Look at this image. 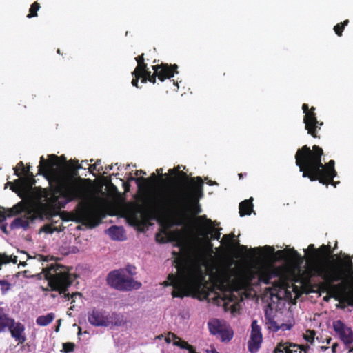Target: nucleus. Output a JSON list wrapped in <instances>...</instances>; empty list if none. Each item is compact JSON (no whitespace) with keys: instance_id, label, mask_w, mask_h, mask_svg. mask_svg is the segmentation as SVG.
Instances as JSON below:
<instances>
[{"instance_id":"f257e3e1","label":"nucleus","mask_w":353,"mask_h":353,"mask_svg":"<svg viewBox=\"0 0 353 353\" xmlns=\"http://www.w3.org/2000/svg\"><path fill=\"white\" fill-rule=\"evenodd\" d=\"M179 254L175 257L176 274H170L165 285H172L173 297H183L203 293L207 288L205 278L212 257V245L196 238L193 242L180 243Z\"/></svg>"},{"instance_id":"f03ea898","label":"nucleus","mask_w":353,"mask_h":353,"mask_svg":"<svg viewBox=\"0 0 353 353\" xmlns=\"http://www.w3.org/2000/svg\"><path fill=\"white\" fill-rule=\"evenodd\" d=\"M277 275L278 271L272 268L238 270L226 267L219 268L214 275H209V279L213 280L214 285L221 293L219 296L223 301H232L234 292L259 283L268 284Z\"/></svg>"},{"instance_id":"7ed1b4c3","label":"nucleus","mask_w":353,"mask_h":353,"mask_svg":"<svg viewBox=\"0 0 353 353\" xmlns=\"http://www.w3.org/2000/svg\"><path fill=\"white\" fill-rule=\"evenodd\" d=\"M60 164L57 156L50 154L48 161L41 157L38 166L39 172L52 173L56 190L46 196V201L47 205L54 210L63 208L74 199H84L88 192L86 187L75 180L67 171H54V167Z\"/></svg>"},{"instance_id":"20e7f679","label":"nucleus","mask_w":353,"mask_h":353,"mask_svg":"<svg viewBox=\"0 0 353 353\" xmlns=\"http://www.w3.org/2000/svg\"><path fill=\"white\" fill-rule=\"evenodd\" d=\"M323 150L319 146H313L310 150L307 145L298 150L296 153V164L303 172V177H309L311 181L319 180L321 183L332 184L334 187L339 182H334L333 178L336 175L334 170V161L330 160L326 165L321 163Z\"/></svg>"},{"instance_id":"39448f33","label":"nucleus","mask_w":353,"mask_h":353,"mask_svg":"<svg viewBox=\"0 0 353 353\" xmlns=\"http://www.w3.org/2000/svg\"><path fill=\"white\" fill-rule=\"evenodd\" d=\"M196 181V183H192L185 191L168 188L154 190L149 194L150 202L154 208L174 210H183L190 203L196 205L203 196L202 179L197 176Z\"/></svg>"},{"instance_id":"423d86ee","label":"nucleus","mask_w":353,"mask_h":353,"mask_svg":"<svg viewBox=\"0 0 353 353\" xmlns=\"http://www.w3.org/2000/svg\"><path fill=\"white\" fill-rule=\"evenodd\" d=\"M346 270H343L329 261L315 262L312 266L314 274L327 283L343 281L345 288L341 292L347 303L353 305V263L349 259L345 261Z\"/></svg>"},{"instance_id":"0eeeda50","label":"nucleus","mask_w":353,"mask_h":353,"mask_svg":"<svg viewBox=\"0 0 353 353\" xmlns=\"http://www.w3.org/2000/svg\"><path fill=\"white\" fill-rule=\"evenodd\" d=\"M43 274L51 290L57 291L59 294L64 293L65 298L68 300L72 299L71 303L77 300L82 302L81 293H73L70 297L69 294L65 293L74 280L73 275L69 272L67 268L59 265H51L50 267L43 268Z\"/></svg>"},{"instance_id":"6e6552de","label":"nucleus","mask_w":353,"mask_h":353,"mask_svg":"<svg viewBox=\"0 0 353 353\" xmlns=\"http://www.w3.org/2000/svg\"><path fill=\"white\" fill-rule=\"evenodd\" d=\"M15 215H19V216L15 218L10 224V228L12 230L19 228L26 230L31 222L40 217V214L36 209L28 206L22 201L7 210L0 207V223H3L7 216L10 217Z\"/></svg>"},{"instance_id":"1a4fd4ad","label":"nucleus","mask_w":353,"mask_h":353,"mask_svg":"<svg viewBox=\"0 0 353 353\" xmlns=\"http://www.w3.org/2000/svg\"><path fill=\"white\" fill-rule=\"evenodd\" d=\"M265 321L268 328L274 332L290 330L295 324L290 311L274 312L272 308L265 310Z\"/></svg>"},{"instance_id":"9d476101","label":"nucleus","mask_w":353,"mask_h":353,"mask_svg":"<svg viewBox=\"0 0 353 353\" xmlns=\"http://www.w3.org/2000/svg\"><path fill=\"white\" fill-rule=\"evenodd\" d=\"M108 283L112 287L121 291H130L141 288V283L128 276L124 270H114L109 273Z\"/></svg>"},{"instance_id":"9b49d317","label":"nucleus","mask_w":353,"mask_h":353,"mask_svg":"<svg viewBox=\"0 0 353 353\" xmlns=\"http://www.w3.org/2000/svg\"><path fill=\"white\" fill-rule=\"evenodd\" d=\"M118 317L119 315L115 313L109 314L105 311L94 309L88 314V321L94 326L108 327L120 325Z\"/></svg>"},{"instance_id":"f8f14e48","label":"nucleus","mask_w":353,"mask_h":353,"mask_svg":"<svg viewBox=\"0 0 353 353\" xmlns=\"http://www.w3.org/2000/svg\"><path fill=\"white\" fill-rule=\"evenodd\" d=\"M210 332L216 335L223 342H228L233 337V331L225 321L219 319L212 320L208 323Z\"/></svg>"},{"instance_id":"ddd939ff","label":"nucleus","mask_w":353,"mask_h":353,"mask_svg":"<svg viewBox=\"0 0 353 353\" xmlns=\"http://www.w3.org/2000/svg\"><path fill=\"white\" fill-rule=\"evenodd\" d=\"M305 117L303 119L304 123L305 124V129L308 131V133L312 134L313 137H316V131L317 129H320L323 123H319L316 119L315 113L314 112V108L312 107L309 110L307 104L304 103L302 106Z\"/></svg>"},{"instance_id":"4468645a","label":"nucleus","mask_w":353,"mask_h":353,"mask_svg":"<svg viewBox=\"0 0 353 353\" xmlns=\"http://www.w3.org/2000/svg\"><path fill=\"white\" fill-rule=\"evenodd\" d=\"M177 68L178 66L176 64L171 67H169L168 64L154 65L152 66V69L154 71V74L148 79V81L154 83L156 82L157 76L161 81H163L165 79H170L174 77L175 73L178 72L176 71Z\"/></svg>"},{"instance_id":"2eb2a0df","label":"nucleus","mask_w":353,"mask_h":353,"mask_svg":"<svg viewBox=\"0 0 353 353\" xmlns=\"http://www.w3.org/2000/svg\"><path fill=\"white\" fill-rule=\"evenodd\" d=\"M333 328L339 338L346 346H350L353 343V331L350 327L341 321L337 320L333 322Z\"/></svg>"},{"instance_id":"dca6fc26","label":"nucleus","mask_w":353,"mask_h":353,"mask_svg":"<svg viewBox=\"0 0 353 353\" xmlns=\"http://www.w3.org/2000/svg\"><path fill=\"white\" fill-rule=\"evenodd\" d=\"M201 223L199 231V236L208 238L209 236L214 239H219L221 233L216 230L215 225L211 219H207L205 216H201L198 218Z\"/></svg>"},{"instance_id":"f3484780","label":"nucleus","mask_w":353,"mask_h":353,"mask_svg":"<svg viewBox=\"0 0 353 353\" xmlns=\"http://www.w3.org/2000/svg\"><path fill=\"white\" fill-rule=\"evenodd\" d=\"M276 256L284 259L286 263L293 265L300 271V266L303 264L304 258L301 256L295 250L291 249L288 251L279 250L276 252Z\"/></svg>"},{"instance_id":"a211bd4d","label":"nucleus","mask_w":353,"mask_h":353,"mask_svg":"<svg viewBox=\"0 0 353 353\" xmlns=\"http://www.w3.org/2000/svg\"><path fill=\"white\" fill-rule=\"evenodd\" d=\"M252 330L250 340L248 342L249 351L252 353L256 352L261 347L263 337L260 326L256 320H253L251 325Z\"/></svg>"},{"instance_id":"6ab92c4d","label":"nucleus","mask_w":353,"mask_h":353,"mask_svg":"<svg viewBox=\"0 0 353 353\" xmlns=\"http://www.w3.org/2000/svg\"><path fill=\"white\" fill-rule=\"evenodd\" d=\"M8 330L12 337L18 342L19 344L23 343L26 341V327L21 323L17 322L12 319Z\"/></svg>"},{"instance_id":"aec40b11","label":"nucleus","mask_w":353,"mask_h":353,"mask_svg":"<svg viewBox=\"0 0 353 353\" xmlns=\"http://www.w3.org/2000/svg\"><path fill=\"white\" fill-rule=\"evenodd\" d=\"M309 347H303L292 343H279L274 349V353H306Z\"/></svg>"},{"instance_id":"412c9836","label":"nucleus","mask_w":353,"mask_h":353,"mask_svg":"<svg viewBox=\"0 0 353 353\" xmlns=\"http://www.w3.org/2000/svg\"><path fill=\"white\" fill-rule=\"evenodd\" d=\"M107 232L113 240L122 241L124 239L123 230L120 227L112 226L108 230Z\"/></svg>"},{"instance_id":"4be33fe9","label":"nucleus","mask_w":353,"mask_h":353,"mask_svg":"<svg viewBox=\"0 0 353 353\" xmlns=\"http://www.w3.org/2000/svg\"><path fill=\"white\" fill-rule=\"evenodd\" d=\"M252 198L248 200H245L239 204V214L241 216H243L245 214H250L252 212Z\"/></svg>"},{"instance_id":"5701e85b","label":"nucleus","mask_w":353,"mask_h":353,"mask_svg":"<svg viewBox=\"0 0 353 353\" xmlns=\"http://www.w3.org/2000/svg\"><path fill=\"white\" fill-rule=\"evenodd\" d=\"M55 315L54 313L50 312L46 315H41L37 318L36 323L39 326H47L54 319Z\"/></svg>"},{"instance_id":"b1692460","label":"nucleus","mask_w":353,"mask_h":353,"mask_svg":"<svg viewBox=\"0 0 353 353\" xmlns=\"http://www.w3.org/2000/svg\"><path fill=\"white\" fill-rule=\"evenodd\" d=\"M12 321L7 314H0V332L4 330L6 327L9 328L10 325Z\"/></svg>"},{"instance_id":"393cba45","label":"nucleus","mask_w":353,"mask_h":353,"mask_svg":"<svg viewBox=\"0 0 353 353\" xmlns=\"http://www.w3.org/2000/svg\"><path fill=\"white\" fill-rule=\"evenodd\" d=\"M17 263V256H8L6 254L0 253V270L1 269V267L3 265L9 263Z\"/></svg>"},{"instance_id":"a878e982","label":"nucleus","mask_w":353,"mask_h":353,"mask_svg":"<svg viewBox=\"0 0 353 353\" xmlns=\"http://www.w3.org/2000/svg\"><path fill=\"white\" fill-rule=\"evenodd\" d=\"M13 170L14 171V174L19 176L21 174H28L30 170V166H28L27 170H26L23 162L20 161L17 163L16 167L13 168Z\"/></svg>"},{"instance_id":"bb28decb","label":"nucleus","mask_w":353,"mask_h":353,"mask_svg":"<svg viewBox=\"0 0 353 353\" xmlns=\"http://www.w3.org/2000/svg\"><path fill=\"white\" fill-rule=\"evenodd\" d=\"M96 212L92 210H85L83 212V217L85 219V221L88 222H92L94 221V219L96 217Z\"/></svg>"},{"instance_id":"cd10ccee","label":"nucleus","mask_w":353,"mask_h":353,"mask_svg":"<svg viewBox=\"0 0 353 353\" xmlns=\"http://www.w3.org/2000/svg\"><path fill=\"white\" fill-rule=\"evenodd\" d=\"M135 60L137 61L138 65L134 70V74L140 73L143 72V69L146 68V65L143 63V54L141 56H139L135 58Z\"/></svg>"},{"instance_id":"c85d7f7f","label":"nucleus","mask_w":353,"mask_h":353,"mask_svg":"<svg viewBox=\"0 0 353 353\" xmlns=\"http://www.w3.org/2000/svg\"><path fill=\"white\" fill-rule=\"evenodd\" d=\"M315 332L312 330H307L306 332L303 334L304 339L312 344L314 341Z\"/></svg>"},{"instance_id":"c756f323","label":"nucleus","mask_w":353,"mask_h":353,"mask_svg":"<svg viewBox=\"0 0 353 353\" xmlns=\"http://www.w3.org/2000/svg\"><path fill=\"white\" fill-rule=\"evenodd\" d=\"M39 9V5L37 2H34L30 8V14H28V18H31L32 17H36L37 12Z\"/></svg>"},{"instance_id":"7c9ffc66","label":"nucleus","mask_w":353,"mask_h":353,"mask_svg":"<svg viewBox=\"0 0 353 353\" xmlns=\"http://www.w3.org/2000/svg\"><path fill=\"white\" fill-rule=\"evenodd\" d=\"M348 22H349L348 20H345L343 23L337 24L334 26V30L337 35H339V36L341 35L345 26H347L348 24Z\"/></svg>"},{"instance_id":"2f4dec72","label":"nucleus","mask_w":353,"mask_h":353,"mask_svg":"<svg viewBox=\"0 0 353 353\" xmlns=\"http://www.w3.org/2000/svg\"><path fill=\"white\" fill-rule=\"evenodd\" d=\"M1 290L2 294H6L10 288V283L6 280H0Z\"/></svg>"},{"instance_id":"473e14b6","label":"nucleus","mask_w":353,"mask_h":353,"mask_svg":"<svg viewBox=\"0 0 353 353\" xmlns=\"http://www.w3.org/2000/svg\"><path fill=\"white\" fill-rule=\"evenodd\" d=\"M140 77H143V79L141 81L142 83H145L147 80H148V79L152 75L151 74V72L150 71H148L146 70V68H145L143 70V72H139L138 73Z\"/></svg>"},{"instance_id":"72a5a7b5","label":"nucleus","mask_w":353,"mask_h":353,"mask_svg":"<svg viewBox=\"0 0 353 353\" xmlns=\"http://www.w3.org/2000/svg\"><path fill=\"white\" fill-rule=\"evenodd\" d=\"M131 179L136 181V183L139 188H143V185H148V184L149 183L148 179L145 178L135 179L134 177H132Z\"/></svg>"},{"instance_id":"f704fd0d","label":"nucleus","mask_w":353,"mask_h":353,"mask_svg":"<svg viewBox=\"0 0 353 353\" xmlns=\"http://www.w3.org/2000/svg\"><path fill=\"white\" fill-rule=\"evenodd\" d=\"M74 345L72 343H66L63 344V349L64 352L69 353L74 350Z\"/></svg>"},{"instance_id":"c9c22d12","label":"nucleus","mask_w":353,"mask_h":353,"mask_svg":"<svg viewBox=\"0 0 353 353\" xmlns=\"http://www.w3.org/2000/svg\"><path fill=\"white\" fill-rule=\"evenodd\" d=\"M234 237V234H232V235L225 234L223 236V240L225 241L229 245H231Z\"/></svg>"},{"instance_id":"e433bc0d","label":"nucleus","mask_w":353,"mask_h":353,"mask_svg":"<svg viewBox=\"0 0 353 353\" xmlns=\"http://www.w3.org/2000/svg\"><path fill=\"white\" fill-rule=\"evenodd\" d=\"M320 250L325 254H329L330 253V247L329 245H323L320 248Z\"/></svg>"},{"instance_id":"4c0bfd02","label":"nucleus","mask_w":353,"mask_h":353,"mask_svg":"<svg viewBox=\"0 0 353 353\" xmlns=\"http://www.w3.org/2000/svg\"><path fill=\"white\" fill-rule=\"evenodd\" d=\"M132 75L135 76L134 79H133L132 81V84L133 86L138 87V80H139L140 75L139 74H134V71L132 72Z\"/></svg>"},{"instance_id":"58836bf2","label":"nucleus","mask_w":353,"mask_h":353,"mask_svg":"<svg viewBox=\"0 0 353 353\" xmlns=\"http://www.w3.org/2000/svg\"><path fill=\"white\" fill-rule=\"evenodd\" d=\"M134 269L135 268L132 265H128L126 269L124 270L125 271V273L127 274V272L129 273L130 275H132L134 274Z\"/></svg>"},{"instance_id":"ea45409f","label":"nucleus","mask_w":353,"mask_h":353,"mask_svg":"<svg viewBox=\"0 0 353 353\" xmlns=\"http://www.w3.org/2000/svg\"><path fill=\"white\" fill-rule=\"evenodd\" d=\"M71 166L73 167V168H74L76 170H79V169L83 168L80 164H79L77 160L72 161Z\"/></svg>"},{"instance_id":"a19ab883","label":"nucleus","mask_w":353,"mask_h":353,"mask_svg":"<svg viewBox=\"0 0 353 353\" xmlns=\"http://www.w3.org/2000/svg\"><path fill=\"white\" fill-rule=\"evenodd\" d=\"M305 253L307 254V250H310V251H314L315 252V254H316V250H315L314 248V245L313 244H310L309 246H308V248L307 250H303Z\"/></svg>"},{"instance_id":"79ce46f5","label":"nucleus","mask_w":353,"mask_h":353,"mask_svg":"<svg viewBox=\"0 0 353 353\" xmlns=\"http://www.w3.org/2000/svg\"><path fill=\"white\" fill-rule=\"evenodd\" d=\"M44 231L47 233H52L53 230L52 229L51 226L46 225L44 228Z\"/></svg>"},{"instance_id":"37998d69","label":"nucleus","mask_w":353,"mask_h":353,"mask_svg":"<svg viewBox=\"0 0 353 353\" xmlns=\"http://www.w3.org/2000/svg\"><path fill=\"white\" fill-rule=\"evenodd\" d=\"M264 249L265 250L268 251L270 254H272L274 250V249L272 247L267 246V245L264 247Z\"/></svg>"},{"instance_id":"c03bdc74","label":"nucleus","mask_w":353,"mask_h":353,"mask_svg":"<svg viewBox=\"0 0 353 353\" xmlns=\"http://www.w3.org/2000/svg\"><path fill=\"white\" fill-rule=\"evenodd\" d=\"M179 168H180L179 166H178V168L176 169H170V170H169V172L171 174H175L179 171L178 170Z\"/></svg>"},{"instance_id":"a18cd8bd","label":"nucleus","mask_w":353,"mask_h":353,"mask_svg":"<svg viewBox=\"0 0 353 353\" xmlns=\"http://www.w3.org/2000/svg\"><path fill=\"white\" fill-rule=\"evenodd\" d=\"M194 214H199L201 212V209L199 208V206L196 205L194 209Z\"/></svg>"},{"instance_id":"49530a36","label":"nucleus","mask_w":353,"mask_h":353,"mask_svg":"<svg viewBox=\"0 0 353 353\" xmlns=\"http://www.w3.org/2000/svg\"><path fill=\"white\" fill-rule=\"evenodd\" d=\"M89 170L90 172H92L94 170H97V171H99L100 169L99 168H94V167H92V165H90L89 167Z\"/></svg>"},{"instance_id":"de8ad7c7","label":"nucleus","mask_w":353,"mask_h":353,"mask_svg":"<svg viewBox=\"0 0 353 353\" xmlns=\"http://www.w3.org/2000/svg\"><path fill=\"white\" fill-rule=\"evenodd\" d=\"M101 161L97 160L94 164L92 165V167H94V168H99L98 166L100 165Z\"/></svg>"},{"instance_id":"09e8293b","label":"nucleus","mask_w":353,"mask_h":353,"mask_svg":"<svg viewBox=\"0 0 353 353\" xmlns=\"http://www.w3.org/2000/svg\"><path fill=\"white\" fill-rule=\"evenodd\" d=\"M338 347L337 343H334L332 346V352L334 353L336 352V349Z\"/></svg>"},{"instance_id":"8fccbe9b","label":"nucleus","mask_w":353,"mask_h":353,"mask_svg":"<svg viewBox=\"0 0 353 353\" xmlns=\"http://www.w3.org/2000/svg\"><path fill=\"white\" fill-rule=\"evenodd\" d=\"M237 245L239 246L241 251H245L247 250V247L245 245H239V243H237Z\"/></svg>"},{"instance_id":"3c124183","label":"nucleus","mask_w":353,"mask_h":353,"mask_svg":"<svg viewBox=\"0 0 353 353\" xmlns=\"http://www.w3.org/2000/svg\"><path fill=\"white\" fill-rule=\"evenodd\" d=\"M261 250V248H253V249H251V252H252L251 254H256V250Z\"/></svg>"},{"instance_id":"603ef678","label":"nucleus","mask_w":353,"mask_h":353,"mask_svg":"<svg viewBox=\"0 0 353 353\" xmlns=\"http://www.w3.org/2000/svg\"><path fill=\"white\" fill-rule=\"evenodd\" d=\"M35 259H37L38 261H41L43 260V256H41V255H39V256H36Z\"/></svg>"},{"instance_id":"864d4df0","label":"nucleus","mask_w":353,"mask_h":353,"mask_svg":"<svg viewBox=\"0 0 353 353\" xmlns=\"http://www.w3.org/2000/svg\"><path fill=\"white\" fill-rule=\"evenodd\" d=\"M139 173L142 174H143V175L146 174V173H145L144 171L141 170H137V171L136 172V175H138V174H139Z\"/></svg>"},{"instance_id":"5fc2aeb1","label":"nucleus","mask_w":353,"mask_h":353,"mask_svg":"<svg viewBox=\"0 0 353 353\" xmlns=\"http://www.w3.org/2000/svg\"><path fill=\"white\" fill-rule=\"evenodd\" d=\"M237 312V310L236 308V306L234 305H232V313L234 315V314Z\"/></svg>"},{"instance_id":"6e6d98bb","label":"nucleus","mask_w":353,"mask_h":353,"mask_svg":"<svg viewBox=\"0 0 353 353\" xmlns=\"http://www.w3.org/2000/svg\"><path fill=\"white\" fill-rule=\"evenodd\" d=\"M157 173H158L159 174L162 175L163 169H162V168H161V169H157Z\"/></svg>"},{"instance_id":"4d7b16f0","label":"nucleus","mask_w":353,"mask_h":353,"mask_svg":"<svg viewBox=\"0 0 353 353\" xmlns=\"http://www.w3.org/2000/svg\"><path fill=\"white\" fill-rule=\"evenodd\" d=\"M208 184H209V185H214V184H216V182H214H214H212V181H208Z\"/></svg>"},{"instance_id":"13d9d810","label":"nucleus","mask_w":353,"mask_h":353,"mask_svg":"<svg viewBox=\"0 0 353 353\" xmlns=\"http://www.w3.org/2000/svg\"><path fill=\"white\" fill-rule=\"evenodd\" d=\"M331 340H332V339H331V338H328V339H327V340H326V343H327V344H329V343L331 342Z\"/></svg>"},{"instance_id":"bf43d9fd","label":"nucleus","mask_w":353,"mask_h":353,"mask_svg":"<svg viewBox=\"0 0 353 353\" xmlns=\"http://www.w3.org/2000/svg\"><path fill=\"white\" fill-rule=\"evenodd\" d=\"M151 178H152V180H155V179H156L155 174H154V173H153V174H152V176H151Z\"/></svg>"},{"instance_id":"052dcab7","label":"nucleus","mask_w":353,"mask_h":353,"mask_svg":"<svg viewBox=\"0 0 353 353\" xmlns=\"http://www.w3.org/2000/svg\"><path fill=\"white\" fill-rule=\"evenodd\" d=\"M321 349L322 350H324V351H325V350H326L327 349V347L322 346V347H321Z\"/></svg>"},{"instance_id":"680f3d73","label":"nucleus","mask_w":353,"mask_h":353,"mask_svg":"<svg viewBox=\"0 0 353 353\" xmlns=\"http://www.w3.org/2000/svg\"><path fill=\"white\" fill-rule=\"evenodd\" d=\"M20 265H23V266H25L26 265V263L25 262H21Z\"/></svg>"},{"instance_id":"e2e57ef3","label":"nucleus","mask_w":353,"mask_h":353,"mask_svg":"<svg viewBox=\"0 0 353 353\" xmlns=\"http://www.w3.org/2000/svg\"><path fill=\"white\" fill-rule=\"evenodd\" d=\"M212 353H219V352H217L216 350H212Z\"/></svg>"},{"instance_id":"0e129e2a","label":"nucleus","mask_w":353,"mask_h":353,"mask_svg":"<svg viewBox=\"0 0 353 353\" xmlns=\"http://www.w3.org/2000/svg\"><path fill=\"white\" fill-rule=\"evenodd\" d=\"M239 176L240 179H241L243 177V174L242 173L239 174Z\"/></svg>"},{"instance_id":"69168bd1","label":"nucleus","mask_w":353,"mask_h":353,"mask_svg":"<svg viewBox=\"0 0 353 353\" xmlns=\"http://www.w3.org/2000/svg\"><path fill=\"white\" fill-rule=\"evenodd\" d=\"M181 176H186L185 173H183V172L181 173Z\"/></svg>"},{"instance_id":"338daca9","label":"nucleus","mask_w":353,"mask_h":353,"mask_svg":"<svg viewBox=\"0 0 353 353\" xmlns=\"http://www.w3.org/2000/svg\"><path fill=\"white\" fill-rule=\"evenodd\" d=\"M112 169V166H109L106 168L107 170H111Z\"/></svg>"},{"instance_id":"774afa93","label":"nucleus","mask_w":353,"mask_h":353,"mask_svg":"<svg viewBox=\"0 0 353 353\" xmlns=\"http://www.w3.org/2000/svg\"><path fill=\"white\" fill-rule=\"evenodd\" d=\"M82 162H83V163H85L87 165H88V161H82Z\"/></svg>"}]
</instances>
